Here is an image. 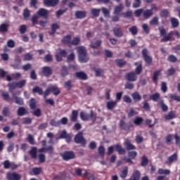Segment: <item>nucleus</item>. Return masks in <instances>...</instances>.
<instances>
[{"mask_svg": "<svg viewBox=\"0 0 180 180\" xmlns=\"http://www.w3.org/2000/svg\"><path fill=\"white\" fill-rule=\"evenodd\" d=\"M43 3L45 6L54 8V6H57L60 4V0H44Z\"/></svg>", "mask_w": 180, "mask_h": 180, "instance_id": "9", "label": "nucleus"}, {"mask_svg": "<svg viewBox=\"0 0 180 180\" xmlns=\"http://www.w3.org/2000/svg\"><path fill=\"white\" fill-rule=\"evenodd\" d=\"M15 83L17 84V88L22 89L24 86H26L27 82L26 79H22L19 82H15Z\"/></svg>", "mask_w": 180, "mask_h": 180, "instance_id": "45", "label": "nucleus"}, {"mask_svg": "<svg viewBox=\"0 0 180 180\" xmlns=\"http://www.w3.org/2000/svg\"><path fill=\"white\" fill-rule=\"evenodd\" d=\"M160 93H155L150 96V99L151 101H153V102H158V101H160Z\"/></svg>", "mask_w": 180, "mask_h": 180, "instance_id": "41", "label": "nucleus"}, {"mask_svg": "<svg viewBox=\"0 0 180 180\" xmlns=\"http://www.w3.org/2000/svg\"><path fill=\"white\" fill-rule=\"evenodd\" d=\"M7 86L8 88L9 92H11V94L13 92V91H15V89H16V88H18L16 82L8 83Z\"/></svg>", "mask_w": 180, "mask_h": 180, "instance_id": "34", "label": "nucleus"}, {"mask_svg": "<svg viewBox=\"0 0 180 180\" xmlns=\"http://www.w3.org/2000/svg\"><path fill=\"white\" fill-rule=\"evenodd\" d=\"M126 79L129 82H136L137 81V75L134 72H129L126 74Z\"/></svg>", "mask_w": 180, "mask_h": 180, "instance_id": "11", "label": "nucleus"}, {"mask_svg": "<svg viewBox=\"0 0 180 180\" xmlns=\"http://www.w3.org/2000/svg\"><path fill=\"white\" fill-rule=\"evenodd\" d=\"M176 118V111L172 110L169 112L167 114L165 115V120H172V119Z\"/></svg>", "mask_w": 180, "mask_h": 180, "instance_id": "17", "label": "nucleus"}, {"mask_svg": "<svg viewBox=\"0 0 180 180\" xmlns=\"http://www.w3.org/2000/svg\"><path fill=\"white\" fill-rule=\"evenodd\" d=\"M141 176V174L140 173V171L135 170L131 177L129 178V180H140V177Z\"/></svg>", "mask_w": 180, "mask_h": 180, "instance_id": "26", "label": "nucleus"}, {"mask_svg": "<svg viewBox=\"0 0 180 180\" xmlns=\"http://www.w3.org/2000/svg\"><path fill=\"white\" fill-rule=\"evenodd\" d=\"M80 119H82L84 122H87V120H89V114L81 112Z\"/></svg>", "mask_w": 180, "mask_h": 180, "instance_id": "47", "label": "nucleus"}, {"mask_svg": "<svg viewBox=\"0 0 180 180\" xmlns=\"http://www.w3.org/2000/svg\"><path fill=\"white\" fill-rule=\"evenodd\" d=\"M81 43V38L79 37H76L70 42V46H78Z\"/></svg>", "mask_w": 180, "mask_h": 180, "instance_id": "44", "label": "nucleus"}, {"mask_svg": "<svg viewBox=\"0 0 180 180\" xmlns=\"http://www.w3.org/2000/svg\"><path fill=\"white\" fill-rule=\"evenodd\" d=\"M128 157L129 158H124V160L125 162H127V164H134V162H133V160H134L136 158V157H137V152L136 151H129L128 152Z\"/></svg>", "mask_w": 180, "mask_h": 180, "instance_id": "7", "label": "nucleus"}, {"mask_svg": "<svg viewBox=\"0 0 180 180\" xmlns=\"http://www.w3.org/2000/svg\"><path fill=\"white\" fill-rule=\"evenodd\" d=\"M124 146L127 151H131V150H136V146L130 142V140H126L124 142Z\"/></svg>", "mask_w": 180, "mask_h": 180, "instance_id": "24", "label": "nucleus"}, {"mask_svg": "<svg viewBox=\"0 0 180 180\" xmlns=\"http://www.w3.org/2000/svg\"><path fill=\"white\" fill-rule=\"evenodd\" d=\"M67 11H68V8H65V9H59L58 11H57L56 12V18H60V16H61L62 15H64V13H65L67 12Z\"/></svg>", "mask_w": 180, "mask_h": 180, "instance_id": "55", "label": "nucleus"}, {"mask_svg": "<svg viewBox=\"0 0 180 180\" xmlns=\"http://www.w3.org/2000/svg\"><path fill=\"white\" fill-rule=\"evenodd\" d=\"M6 179L8 180H20L22 176L16 172H8L6 174Z\"/></svg>", "mask_w": 180, "mask_h": 180, "instance_id": "8", "label": "nucleus"}, {"mask_svg": "<svg viewBox=\"0 0 180 180\" xmlns=\"http://www.w3.org/2000/svg\"><path fill=\"white\" fill-rule=\"evenodd\" d=\"M76 78L79 79H82V81H85L88 79V76L84 72H77L75 73Z\"/></svg>", "mask_w": 180, "mask_h": 180, "instance_id": "22", "label": "nucleus"}, {"mask_svg": "<svg viewBox=\"0 0 180 180\" xmlns=\"http://www.w3.org/2000/svg\"><path fill=\"white\" fill-rule=\"evenodd\" d=\"M143 121H144V120L143 119V117H136L134 119V123L136 126H140V124H141Z\"/></svg>", "mask_w": 180, "mask_h": 180, "instance_id": "52", "label": "nucleus"}, {"mask_svg": "<svg viewBox=\"0 0 180 180\" xmlns=\"http://www.w3.org/2000/svg\"><path fill=\"white\" fill-rule=\"evenodd\" d=\"M161 75V70H155L153 72V82L157 85L158 84V77Z\"/></svg>", "mask_w": 180, "mask_h": 180, "instance_id": "28", "label": "nucleus"}, {"mask_svg": "<svg viewBox=\"0 0 180 180\" xmlns=\"http://www.w3.org/2000/svg\"><path fill=\"white\" fill-rule=\"evenodd\" d=\"M160 37H162L160 39L161 43H166V41H169L172 39V32L167 34V30L165 28L159 27Z\"/></svg>", "mask_w": 180, "mask_h": 180, "instance_id": "3", "label": "nucleus"}, {"mask_svg": "<svg viewBox=\"0 0 180 180\" xmlns=\"http://www.w3.org/2000/svg\"><path fill=\"white\" fill-rule=\"evenodd\" d=\"M71 34L64 36L62 39L63 44L71 45Z\"/></svg>", "mask_w": 180, "mask_h": 180, "instance_id": "30", "label": "nucleus"}, {"mask_svg": "<svg viewBox=\"0 0 180 180\" xmlns=\"http://www.w3.org/2000/svg\"><path fill=\"white\" fill-rule=\"evenodd\" d=\"M117 106V101H110L106 103V108L108 110H112Z\"/></svg>", "mask_w": 180, "mask_h": 180, "instance_id": "19", "label": "nucleus"}, {"mask_svg": "<svg viewBox=\"0 0 180 180\" xmlns=\"http://www.w3.org/2000/svg\"><path fill=\"white\" fill-rule=\"evenodd\" d=\"M170 22L173 29H176L179 26V20L174 17L170 18Z\"/></svg>", "mask_w": 180, "mask_h": 180, "instance_id": "27", "label": "nucleus"}, {"mask_svg": "<svg viewBox=\"0 0 180 180\" xmlns=\"http://www.w3.org/2000/svg\"><path fill=\"white\" fill-rule=\"evenodd\" d=\"M37 15H39V17L40 16L41 18L47 19V18H49V11L46 8H39L37 12Z\"/></svg>", "mask_w": 180, "mask_h": 180, "instance_id": "14", "label": "nucleus"}, {"mask_svg": "<svg viewBox=\"0 0 180 180\" xmlns=\"http://www.w3.org/2000/svg\"><path fill=\"white\" fill-rule=\"evenodd\" d=\"M153 15V10L146 9L143 11L142 16L144 18V19H150L151 16Z\"/></svg>", "mask_w": 180, "mask_h": 180, "instance_id": "23", "label": "nucleus"}, {"mask_svg": "<svg viewBox=\"0 0 180 180\" xmlns=\"http://www.w3.org/2000/svg\"><path fill=\"white\" fill-rule=\"evenodd\" d=\"M77 53L80 63H88L89 61V57H88L86 49L84 46H79L77 48Z\"/></svg>", "mask_w": 180, "mask_h": 180, "instance_id": "1", "label": "nucleus"}, {"mask_svg": "<svg viewBox=\"0 0 180 180\" xmlns=\"http://www.w3.org/2000/svg\"><path fill=\"white\" fill-rule=\"evenodd\" d=\"M115 148L120 155H123V154L126 153V150L122 148V146L120 144H116L115 146Z\"/></svg>", "mask_w": 180, "mask_h": 180, "instance_id": "29", "label": "nucleus"}, {"mask_svg": "<svg viewBox=\"0 0 180 180\" xmlns=\"http://www.w3.org/2000/svg\"><path fill=\"white\" fill-rule=\"evenodd\" d=\"M71 122H75L78 120V110H73L72 111V115L70 116Z\"/></svg>", "mask_w": 180, "mask_h": 180, "instance_id": "33", "label": "nucleus"}, {"mask_svg": "<svg viewBox=\"0 0 180 180\" xmlns=\"http://www.w3.org/2000/svg\"><path fill=\"white\" fill-rule=\"evenodd\" d=\"M27 113L26 108L24 107H19L17 111L18 116H25Z\"/></svg>", "mask_w": 180, "mask_h": 180, "instance_id": "38", "label": "nucleus"}, {"mask_svg": "<svg viewBox=\"0 0 180 180\" xmlns=\"http://www.w3.org/2000/svg\"><path fill=\"white\" fill-rule=\"evenodd\" d=\"M134 65H135L136 67L135 68V72H134L136 73V75H140V74H141V72H143V65L141 63V61L135 62L134 63Z\"/></svg>", "mask_w": 180, "mask_h": 180, "instance_id": "13", "label": "nucleus"}, {"mask_svg": "<svg viewBox=\"0 0 180 180\" xmlns=\"http://www.w3.org/2000/svg\"><path fill=\"white\" fill-rule=\"evenodd\" d=\"M44 63H51L53 61V56L51 54H46L44 58Z\"/></svg>", "mask_w": 180, "mask_h": 180, "instance_id": "60", "label": "nucleus"}, {"mask_svg": "<svg viewBox=\"0 0 180 180\" xmlns=\"http://www.w3.org/2000/svg\"><path fill=\"white\" fill-rule=\"evenodd\" d=\"M98 151L101 157H105V147L101 145L98 146Z\"/></svg>", "mask_w": 180, "mask_h": 180, "instance_id": "56", "label": "nucleus"}, {"mask_svg": "<svg viewBox=\"0 0 180 180\" xmlns=\"http://www.w3.org/2000/svg\"><path fill=\"white\" fill-rule=\"evenodd\" d=\"M168 96L169 99H171V101H176V102H180V96L171 94H169Z\"/></svg>", "mask_w": 180, "mask_h": 180, "instance_id": "48", "label": "nucleus"}, {"mask_svg": "<svg viewBox=\"0 0 180 180\" xmlns=\"http://www.w3.org/2000/svg\"><path fill=\"white\" fill-rule=\"evenodd\" d=\"M75 16L76 19H84V18H86V11H76L75 12Z\"/></svg>", "mask_w": 180, "mask_h": 180, "instance_id": "15", "label": "nucleus"}, {"mask_svg": "<svg viewBox=\"0 0 180 180\" xmlns=\"http://www.w3.org/2000/svg\"><path fill=\"white\" fill-rule=\"evenodd\" d=\"M75 60V54L74 53H71L67 57V63H71Z\"/></svg>", "mask_w": 180, "mask_h": 180, "instance_id": "61", "label": "nucleus"}, {"mask_svg": "<svg viewBox=\"0 0 180 180\" xmlns=\"http://www.w3.org/2000/svg\"><path fill=\"white\" fill-rule=\"evenodd\" d=\"M178 161V153H174L170 155L165 162V164H172V162H175Z\"/></svg>", "mask_w": 180, "mask_h": 180, "instance_id": "16", "label": "nucleus"}, {"mask_svg": "<svg viewBox=\"0 0 180 180\" xmlns=\"http://www.w3.org/2000/svg\"><path fill=\"white\" fill-rule=\"evenodd\" d=\"M12 99L15 100V103H16V105H19L20 106L25 105V101L23 98L16 96L15 93H12Z\"/></svg>", "mask_w": 180, "mask_h": 180, "instance_id": "12", "label": "nucleus"}, {"mask_svg": "<svg viewBox=\"0 0 180 180\" xmlns=\"http://www.w3.org/2000/svg\"><path fill=\"white\" fill-rule=\"evenodd\" d=\"M119 126L122 130H124L125 131H129L130 130V124L124 122L122 120L120 121Z\"/></svg>", "mask_w": 180, "mask_h": 180, "instance_id": "21", "label": "nucleus"}, {"mask_svg": "<svg viewBox=\"0 0 180 180\" xmlns=\"http://www.w3.org/2000/svg\"><path fill=\"white\" fill-rule=\"evenodd\" d=\"M122 10H123V4H120L115 8L114 9L115 15H117L118 13H120V12H122Z\"/></svg>", "mask_w": 180, "mask_h": 180, "instance_id": "51", "label": "nucleus"}, {"mask_svg": "<svg viewBox=\"0 0 180 180\" xmlns=\"http://www.w3.org/2000/svg\"><path fill=\"white\" fill-rule=\"evenodd\" d=\"M32 92L34 94H37L40 96L41 95H44V91H43V89H41L40 86H34L33 89H32Z\"/></svg>", "mask_w": 180, "mask_h": 180, "instance_id": "32", "label": "nucleus"}, {"mask_svg": "<svg viewBox=\"0 0 180 180\" xmlns=\"http://www.w3.org/2000/svg\"><path fill=\"white\" fill-rule=\"evenodd\" d=\"M75 143H76V144H81L82 147L86 146V140L84 138V133L82 131H80L75 135Z\"/></svg>", "mask_w": 180, "mask_h": 180, "instance_id": "4", "label": "nucleus"}, {"mask_svg": "<svg viewBox=\"0 0 180 180\" xmlns=\"http://www.w3.org/2000/svg\"><path fill=\"white\" fill-rule=\"evenodd\" d=\"M50 92H53V95H55L56 96H57V95H60V94H61V91L60 90L58 86H57V85L49 86L44 91V99H46V98H47V96H49V95H50Z\"/></svg>", "mask_w": 180, "mask_h": 180, "instance_id": "2", "label": "nucleus"}, {"mask_svg": "<svg viewBox=\"0 0 180 180\" xmlns=\"http://www.w3.org/2000/svg\"><path fill=\"white\" fill-rule=\"evenodd\" d=\"M122 15L127 18V19H130L131 20H134V18H133V11H127L125 13H122Z\"/></svg>", "mask_w": 180, "mask_h": 180, "instance_id": "36", "label": "nucleus"}, {"mask_svg": "<svg viewBox=\"0 0 180 180\" xmlns=\"http://www.w3.org/2000/svg\"><path fill=\"white\" fill-rule=\"evenodd\" d=\"M147 165H148V158H147V156L143 155L141 158V167H147Z\"/></svg>", "mask_w": 180, "mask_h": 180, "instance_id": "43", "label": "nucleus"}, {"mask_svg": "<svg viewBox=\"0 0 180 180\" xmlns=\"http://www.w3.org/2000/svg\"><path fill=\"white\" fill-rule=\"evenodd\" d=\"M160 18H165V19H167V18L169 16V11H168V9H162L160 12Z\"/></svg>", "mask_w": 180, "mask_h": 180, "instance_id": "40", "label": "nucleus"}, {"mask_svg": "<svg viewBox=\"0 0 180 180\" xmlns=\"http://www.w3.org/2000/svg\"><path fill=\"white\" fill-rule=\"evenodd\" d=\"M2 115L5 117H8L11 115V111L9 110V107H4L2 110Z\"/></svg>", "mask_w": 180, "mask_h": 180, "instance_id": "50", "label": "nucleus"}, {"mask_svg": "<svg viewBox=\"0 0 180 180\" xmlns=\"http://www.w3.org/2000/svg\"><path fill=\"white\" fill-rule=\"evenodd\" d=\"M1 96L4 99V101H6V102L9 101V93L8 91H2L1 92Z\"/></svg>", "mask_w": 180, "mask_h": 180, "instance_id": "57", "label": "nucleus"}, {"mask_svg": "<svg viewBox=\"0 0 180 180\" xmlns=\"http://www.w3.org/2000/svg\"><path fill=\"white\" fill-rule=\"evenodd\" d=\"M131 98L134 102H140V101H141V95H140L137 91L132 93Z\"/></svg>", "mask_w": 180, "mask_h": 180, "instance_id": "31", "label": "nucleus"}, {"mask_svg": "<svg viewBox=\"0 0 180 180\" xmlns=\"http://www.w3.org/2000/svg\"><path fill=\"white\" fill-rule=\"evenodd\" d=\"M69 74H70V72H68V68H67V66L65 65H63L61 68V72H60L61 77L64 78L67 77V75H69Z\"/></svg>", "mask_w": 180, "mask_h": 180, "instance_id": "35", "label": "nucleus"}, {"mask_svg": "<svg viewBox=\"0 0 180 180\" xmlns=\"http://www.w3.org/2000/svg\"><path fill=\"white\" fill-rule=\"evenodd\" d=\"M129 31L130 32V33H131V34H133V36H136V34H137L138 33V30H137V27L134 25L131 27H130L129 29Z\"/></svg>", "mask_w": 180, "mask_h": 180, "instance_id": "59", "label": "nucleus"}, {"mask_svg": "<svg viewBox=\"0 0 180 180\" xmlns=\"http://www.w3.org/2000/svg\"><path fill=\"white\" fill-rule=\"evenodd\" d=\"M129 174V167H124L121 172V174L120 175V178L122 179H124L127 176V174Z\"/></svg>", "mask_w": 180, "mask_h": 180, "instance_id": "39", "label": "nucleus"}, {"mask_svg": "<svg viewBox=\"0 0 180 180\" xmlns=\"http://www.w3.org/2000/svg\"><path fill=\"white\" fill-rule=\"evenodd\" d=\"M0 32L1 33H5L8 32V25H6V24H1L0 25Z\"/></svg>", "mask_w": 180, "mask_h": 180, "instance_id": "63", "label": "nucleus"}, {"mask_svg": "<svg viewBox=\"0 0 180 180\" xmlns=\"http://www.w3.org/2000/svg\"><path fill=\"white\" fill-rule=\"evenodd\" d=\"M61 157L64 161H70V160H74L77 158L75 152L72 150H65L61 154Z\"/></svg>", "mask_w": 180, "mask_h": 180, "instance_id": "5", "label": "nucleus"}, {"mask_svg": "<svg viewBox=\"0 0 180 180\" xmlns=\"http://www.w3.org/2000/svg\"><path fill=\"white\" fill-rule=\"evenodd\" d=\"M115 63L118 67H124V65L126 64V60L123 59H116L115 60Z\"/></svg>", "mask_w": 180, "mask_h": 180, "instance_id": "53", "label": "nucleus"}, {"mask_svg": "<svg viewBox=\"0 0 180 180\" xmlns=\"http://www.w3.org/2000/svg\"><path fill=\"white\" fill-rule=\"evenodd\" d=\"M159 105L160 107V109H162L163 112H168V105H167L165 103H164V101H160Z\"/></svg>", "mask_w": 180, "mask_h": 180, "instance_id": "46", "label": "nucleus"}, {"mask_svg": "<svg viewBox=\"0 0 180 180\" xmlns=\"http://www.w3.org/2000/svg\"><path fill=\"white\" fill-rule=\"evenodd\" d=\"M141 54L145 63L148 65H151V64H153V58L148 56V50H147V49H143L141 51Z\"/></svg>", "mask_w": 180, "mask_h": 180, "instance_id": "6", "label": "nucleus"}, {"mask_svg": "<svg viewBox=\"0 0 180 180\" xmlns=\"http://www.w3.org/2000/svg\"><path fill=\"white\" fill-rule=\"evenodd\" d=\"M28 154L30 155L32 160H36L37 158V148L34 146L32 147L31 150L28 151Z\"/></svg>", "mask_w": 180, "mask_h": 180, "instance_id": "20", "label": "nucleus"}, {"mask_svg": "<svg viewBox=\"0 0 180 180\" xmlns=\"http://www.w3.org/2000/svg\"><path fill=\"white\" fill-rule=\"evenodd\" d=\"M65 88H66L68 91H71V89L74 88V85H72V81L68 80L66 82H65Z\"/></svg>", "mask_w": 180, "mask_h": 180, "instance_id": "49", "label": "nucleus"}, {"mask_svg": "<svg viewBox=\"0 0 180 180\" xmlns=\"http://www.w3.org/2000/svg\"><path fill=\"white\" fill-rule=\"evenodd\" d=\"M140 6H141V0H134L132 8H140Z\"/></svg>", "mask_w": 180, "mask_h": 180, "instance_id": "62", "label": "nucleus"}, {"mask_svg": "<svg viewBox=\"0 0 180 180\" xmlns=\"http://www.w3.org/2000/svg\"><path fill=\"white\" fill-rule=\"evenodd\" d=\"M51 31H49V34H50V36H53V34H54L56 32H57V29H60V25H58V24L57 23H53L51 26Z\"/></svg>", "mask_w": 180, "mask_h": 180, "instance_id": "25", "label": "nucleus"}, {"mask_svg": "<svg viewBox=\"0 0 180 180\" xmlns=\"http://www.w3.org/2000/svg\"><path fill=\"white\" fill-rule=\"evenodd\" d=\"M101 44L102 40L98 39L96 42H91L90 47L91 49H98V47H101Z\"/></svg>", "mask_w": 180, "mask_h": 180, "instance_id": "37", "label": "nucleus"}, {"mask_svg": "<svg viewBox=\"0 0 180 180\" xmlns=\"http://www.w3.org/2000/svg\"><path fill=\"white\" fill-rule=\"evenodd\" d=\"M91 13L92 16H94V18H98L101 13V9L91 8Z\"/></svg>", "mask_w": 180, "mask_h": 180, "instance_id": "42", "label": "nucleus"}, {"mask_svg": "<svg viewBox=\"0 0 180 180\" xmlns=\"http://www.w3.org/2000/svg\"><path fill=\"white\" fill-rule=\"evenodd\" d=\"M41 72L46 78H50L53 75V69L49 66H44L41 69Z\"/></svg>", "mask_w": 180, "mask_h": 180, "instance_id": "10", "label": "nucleus"}, {"mask_svg": "<svg viewBox=\"0 0 180 180\" xmlns=\"http://www.w3.org/2000/svg\"><path fill=\"white\" fill-rule=\"evenodd\" d=\"M112 32L115 37H122L123 31L120 27H115L112 28Z\"/></svg>", "mask_w": 180, "mask_h": 180, "instance_id": "18", "label": "nucleus"}, {"mask_svg": "<svg viewBox=\"0 0 180 180\" xmlns=\"http://www.w3.org/2000/svg\"><path fill=\"white\" fill-rule=\"evenodd\" d=\"M150 25H153V26H158L159 25L158 22V17L155 16L153 17L150 21H149Z\"/></svg>", "mask_w": 180, "mask_h": 180, "instance_id": "54", "label": "nucleus"}, {"mask_svg": "<svg viewBox=\"0 0 180 180\" xmlns=\"http://www.w3.org/2000/svg\"><path fill=\"white\" fill-rule=\"evenodd\" d=\"M30 108L32 110H34L36 109V99L34 98H31L30 101Z\"/></svg>", "mask_w": 180, "mask_h": 180, "instance_id": "58", "label": "nucleus"}, {"mask_svg": "<svg viewBox=\"0 0 180 180\" xmlns=\"http://www.w3.org/2000/svg\"><path fill=\"white\" fill-rule=\"evenodd\" d=\"M175 144L178 147H180V136L176 134H174Z\"/></svg>", "mask_w": 180, "mask_h": 180, "instance_id": "64", "label": "nucleus"}]
</instances>
